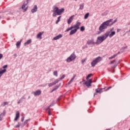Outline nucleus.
<instances>
[{
	"label": "nucleus",
	"instance_id": "nucleus-1",
	"mask_svg": "<svg viewBox=\"0 0 130 130\" xmlns=\"http://www.w3.org/2000/svg\"><path fill=\"white\" fill-rule=\"evenodd\" d=\"M64 12V9L61 8L59 9L58 7L54 6L53 7V10H52V16L53 17H55L57 16H59L62 14Z\"/></svg>",
	"mask_w": 130,
	"mask_h": 130
},
{
	"label": "nucleus",
	"instance_id": "nucleus-2",
	"mask_svg": "<svg viewBox=\"0 0 130 130\" xmlns=\"http://www.w3.org/2000/svg\"><path fill=\"white\" fill-rule=\"evenodd\" d=\"M113 21V19H110L104 22L99 27V30L103 31L104 29H106L108 28V26H110V23Z\"/></svg>",
	"mask_w": 130,
	"mask_h": 130
},
{
	"label": "nucleus",
	"instance_id": "nucleus-3",
	"mask_svg": "<svg viewBox=\"0 0 130 130\" xmlns=\"http://www.w3.org/2000/svg\"><path fill=\"white\" fill-rule=\"evenodd\" d=\"M109 36V32H106L103 36L99 37L97 39V41L95 42L96 45H100L104 42Z\"/></svg>",
	"mask_w": 130,
	"mask_h": 130
},
{
	"label": "nucleus",
	"instance_id": "nucleus-4",
	"mask_svg": "<svg viewBox=\"0 0 130 130\" xmlns=\"http://www.w3.org/2000/svg\"><path fill=\"white\" fill-rule=\"evenodd\" d=\"M81 23L77 21L74 25L71 26L70 27L66 29V32H68L70 30H71L72 29L74 28H75V29H77V30H78V29H80V26H81Z\"/></svg>",
	"mask_w": 130,
	"mask_h": 130
},
{
	"label": "nucleus",
	"instance_id": "nucleus-5",
	"mask_svg": "<svg viewBox=\"0 0 130 130\" xmlns=\"http://www.w3.org/2000/svg\"><path fill=\"white\" fill-rule=\"evenodd\" d=\"M103 59V58L101 56L97 57L95 59L93 60L91 62V66L92 67H94L99 62H101Z\"/></svg>",
	"mask_w": 130,
	"mask_h": 130
},
{
	"label": "nucleus",
	"instance_id": "nucleus-6",
	"mask_svg": "<svg viewBox=\"0 0 130 130\" xmlns=\"http://www.w3.org/2000/svg\"><path fill=\"white\" fill-rule=\"evenodd\" d=\"M76 58V55L75 53V52H74L73 53L71 54V55L68 57L66 59V61L67 62H70L73 60H74Z\"/></svg>",
	"mask_w": 130,
	"mask_h": 130
},
{
	"label": "nucleus",
	"instance_id": "nucleus-7",
	"mask_svg": "<svg viewBox=\"0 0 130 130\" xmlns=\"http://www.w3.org/2000/svg\"><path fill=\"white\" fill-rule=\"evenodd\" d=\"M103 88H98L95 89V92L94 93L93 96H95L96 95H97V93H102L103 92Z\"/></svg>",
	"mask_w": 130,
	"mask_h": 130
},
{
	"label": "nucleus",
	"instance_id": "nucleus-8",
	"mask_svg": "<svg viewBox=\"0 0 130 130\" xmlns=\"http://www.w3.org/2000/svg\"><path fill=\"white\" fill-rule=\"evenodd\" d=\"M92 83V79H89L87 80L85 82V84L87 87H90L91 86V83Z\"/></svg>",
	"mask_w": 130,
	"mask_h": 130
},
{
	"label": "nucleus",
	"instance_id": "nucleus-9",
	"mask_svg": "<svg viewBox=\"0 0 130 130\" xmlns=\"http://www.w3.org/2000/svg\"><path fill=\"white\" fill-rule=\"evenodd\" d=\"M60 81V80L57 79L56 80H55L53 83H50L48 84L49 87H51L53 85H56L57 83H58Z\"/></svg>",
	"mask_w": 130,
	"mask_h": 130
},
{
	"label": "nucleus",
	"instance_id": "nucleus-10",
	"mask_svg": "<svg viewBox=\"0 0 130 130\" xmlns=\"http://www.w3.org/2000/svg\"><path fill=\"white\" fill-rule=\"evenodd\" d=\"M28 3V1H26V2L24 3L23 5L22 6L21 8L22 9L24 10V12H26L27 11V7H26L25 9V8L26 7V6H27Z\"/></svg>",
	"mask_w": 130,
	"mask_h": 130
},
{
	"label": "nucleus",
	"instance_id": "nucleus-11",
	"mask_svg": "<svg viewBox=\"0 0 130 130\" xmlns=\"http://www.w3.org/2000/svg\"><path fill=\"white\" fill-rule=\"evenodd\" d=\"M95 43L94 42V39L88 40L87 41V44L88 45H95Z\"/></svg>",
	"mask_w": 130,
	"mask_h": 130
},
{
	"label": "nucleus",
	"instance_id": "nucleus-12",
	"mask_svg": "<svg viewBox=\"0 0 130 130\" xmlns=\"http://www.w3.org/2000/svg\"><path fill=\"white\" fill-rule=\"evenodd\" d=\"M33 93L35 96L40 95L42 93V91L41 90H37L36 91H34Z\"/></svg>",
	"mask_w": 130,
	"mask_h": 130
},
{
	"label": "nucleus",
	"instance_id": "nucleus-13",
	"mask_svg": "<svg viewBox=\"0 0 130 130\" xmlns=\"http://www.w3.org/2000/svg\"><path fill=\"white\" fill-rule=\"evenodd\" d=\"M19 117H20V112H19V111H17L16 112V116L14 119V121H17L18 119L19 118Z\"/></svg>",
	"mask_w": 130,
	"mask_h": 130
},
{
	"label": "nucleus",
	"instance_id": "nucleus-14",
	"mask_svg": "<svg viewBox=\"0 0 130 130\" xmlns=\"http://www.w3.org/2000/svg\"><path fill=\"white\" fill-rule=\"evenodd\" d=\"M44 34V31H42V32H39L37 36V39H42V35H43Z\"/></svg>",
	"mask_w": 130,
	"mask_h": 130
},
{
	"label": "nucleus",
	"instance_id": "nucleus-15",
	"mask_svg": "<svg viewBox=\"0 0 130 130\" xmlns=\"http://www.w3.org/2000/svg\"><path fill=\"white\" fill-rule=\"evenodd\" d=\"M62 37V35L59 34L58 36L54 37L53 39V40L56 41V40L60 39Z\"/></svg>",
	"mask_w": 130,
	"mask_h": 130
},
{
	"label": "nucleus",
	"instance_id": "nucleus-16",
	"mask_svg": "<svg viewBox=\"0 0 130 130\" xmlns=\"http://www.w3.org/2000/svg\"><path fill=\"white\" fill-rule=\"evenodd\" d=\"M38 10V7L37 5H35L33 9L31 10V12L32 13H36Z\"/></svg>",
	"mask_w": 130,
	"mask_h": 130
},
{
	"label": "nucleus",
	"instance_id": "nucleus-17",
	"mask_svg": "<svg viewBox=\"0 0 130 130\" xmlns=\"http://www.w3.org/2000/svg\"><path fill=\"white\" fill-rule=\"evenodd\" d=\"M74 17V15H72L69 18V19L68 20V24H70L72 23V21L73 20Z\"/></svg>",
	"mask_w": 130,
	"mask_h": 130
},
{
	"label": "nucleus",
	"instance_id": "nucleus-18",
	"mask_svg": "<svg viewBox=\"0 0 130 130\" xmlns=\"http://www.w3.org/2000/svg\"><path fill=\"white\" fill-rule=\"evenodd\" d=\"M115 35H116V31H112L110 34H108V36L110 38H112Z\"/></svg>",
	"mask_w": 130,
	"mask_h": 130
},
{
	"label": "nucleus",
	"instance_id": "nucleus-19",
	"mask_svg": "<svg viewBox=\"0 0 130 130\" xmlns=\"http://www.w3.org/2000/svg\"><path fill=\"white\" fill-rule=\"evenodd\" d=\"M6 114V111H4L3 112V113H2L1 114H0V121H2V119H3V118L4 117V116H5Z\"/></svg>",
	"mask_w": 130,
	"mask_h": 130
},
{
	"label": "nucleus",
	"instance_id": "nucleus-20",
	"mask_svg": "<svg viewBox=\"0 0 130 130\" xmlns=\"http://www.w3.org/2000/svg\"><path fill=\"white\" fill-rule=\"evenodd\" d=\"M7 71L6 69H4L3 70H2V69H0V78L2 77V76L5 73H6Z\"/></svg>",
	"mask_w": 130,
	"mask_h": 130
},
{
	"label": "nucleus",
	"instance_id": "nucleus-21",
	"mask_svg": "<svg viewBox=\"0 0 130 130\" xmlns=\"http://www.w3.org/2000/svg\"><path fill=\"white\" fill-rule=\"evenodd\" d=\"M31 42H32L31 39H29L24 43V46H27V45L30 44V43H31Z\"/></svg>",
	"mask_w": 130,
	"mask_h": 130
},
{
	"label": "nucleus",
	"instance_id": "nucleus-22",
	"mask_svg": "<svg viewBox=\"0 0 130 130\" xmlns=\"http://www.w3.org/2000/svg\"><path fill=\"white\" fill-rule=\"evenodd\" d=\"M77 31V29H74L72 30L70 32V35H74Z\"/></svg>",
	"mask_w": 130,
	"mask_h": 130
},
{
	"label": "nucleus",
	"instance_id": "nucleus-23",
	"mask_svg": "<svg viewBox=\"0 0 130 130\" xmlns=\"http://www.w3.org/2000/svg\"><path fill=\"white\" fill-rule=\"evenodd\" d=\"M76 76V75H74V76L71 78V79L70 80V81L68 82V84L70 85L71 84L72 82L74 81L75 79V77Z\"/></svg>",
	"mask_w": 130,
	"mask_h": 130
},
{
	"label": "nucleus",
	"instance_id": "nucleus-24",
	"mask_svg": "<svg viewBox=\"0 0 130 130\" xmlns=\"http://www.w3.org/2000/svg\"><path fill=\"white\" fill-rule=\"evenodd\" d=\"M61 18V16H59V17H57V19L55 22L56 24H57L60 21Z\"/></svg>",
	"mask_w": 130,
	"mask_h": 130
},
{
	"label": "nucleus",
	"instance_id": "nucleus-25",
	"mask_svg": "<svg viewBox=\"0 0 130 130\" xmlns=\"http://www.w3.org/2000/svg\"><path fill=\"white\" fill-rule=\"evenodd\" d=\"M22 40H21L20 41H18V42L16 43V46H17V47H18L19 46H20L21 43V42H22Z\"/></svg>",
	"mask_w": 130,
	"mask_h": 130
},
{
	"label": "nucleus",
	"instance_id": "nucleus-26",
	"mask_svg": "<svg viewBox=\"0 0 130 130\" xmlns=\"http://www.w3.org/2000/svg\"><path fill=\"white\" fill-rule=\"evenodd\" d=\"M9 104V103L8 102H4L3 104H1L2 107H5L6 105H8Z\"/></svg>",
	"mask_w": 130,
	"mask_h": 130
},
{
	"label": "nucleus",
	"instance_id": "nucleus-27",
	"mask_svg": "<svg viewBox=\"0 0 130 130\" xmlns=\"http://www.w3.org/2000/svg\"><path fill=\"white\" fill-rule=\"evenodd\" d=\"M118 54H115L114 55L109 57V59H112L113 58H115L117 56Z\"/></svg>",
	"mask_w": 130,
	"mask_h": 130
},
{
	"label": "nucleus",
	"instance_id": "nucleus-28",
	"mask_svg": "<svg viewBox=\"0 0 130 130\" xmlns=\"http://www.w3.org/2000/svg\"><path fill=\"white\" fill-rule=\"evenodd\" d=\"M84 4H82L81 5H80L79 9L81 10H82L84 9Z\"/></svg>",
	"mask_w": 130,
	"mask_h": 130
},
{
	"label": "nucleus",
	"instance_id": "nucleus-29",
	"mask_svg": "<svg viewBox=\"0 0 130 130\" xmlns=\"http://www.w3.org/2000/svg\"><path fill=\"white\" fill-rule=\"evenodd\" d=\"M117 20H118V19L116 18L113 22L110 23V26H112L114 24H115L116 22H117Z\"/></svg>",
	"mask_w": 130,
	"mask_h": 130
},
{
	"label": "nucleus",
	"instance_id": "nucleus-30",
	"mask_svg": "<svg viewBox=\"0 0 130 130\" xmlns=\"http://www.w3.org/2000/svg\"><path fill=\"white\" fill-rule=\"evenodd\" d=\"M89 13H87L84 16V19H87L89 17Z\"/></svg>",
	"mask_w": 130,
	"mask_h": 130
},
{
	"label": "nucleus",
	"instance_id": "nucleus-31",
	"mask_svg": "<svg viewBox=\"0 0 130 130\" xmlns=\"http://www.w3.org/2000/svg\"><path fill=\"white\" fill-rule=\"evenodd\" d=\"M93 76L92 74H88L87 77H86V80H88L89 78H90L91 77H92Z\"/></svg>",
	"mask_w": 130,
	"mask_h": 130
},
{
	"label": "nucleus",
	"instance_id": "nucleus-32",
	"mask_svg": "<svg viewBox=\"0 0 130 130\" xmlns=\"http://www.w3.org/2000/svg\"><path fill=\"white\" fill-rule=\"evenodd\" d=\"M53 75L55 76V77H58V72L57 71H54Z\"/></svg>",
	"mask_w": 130,
	"mask_h": 130
},
{
	"label": "nucleus",
	"instance_id": "nucleus-33",
	"mask_svg": "<svg viewBox=\"0 0 130 130\" xmlns=\"http://www.w3.org/2000/svg\"><path fill=\"white\" fill-rule=\"evenodd\" d=\"M80 31H85V27L84 26H82L81 27H80Z\"/></svg>",
	"mask_w": 130,
	"mask_h": 130
},
{
	"label": "nucleus",
	"instance_id": "nucleus-34",
	"mask_svg": "<svg viewBox=\"0 0 130 130\" xmlns=\"http://www.w3.org/2000/svg\"><path fill=\"white\" fill-rule=\"evenodd\" d=\"M115 62H116V59L111 61L109 63V64H112L114 63Z\"/></svg>",
	"mask_w": 130,
	"mask_h": 130
},
{
	"label": "nucleus",
	"instance_id": "nucleus-35",
	"mask_svg": "<svg viewBox=\"0 0 130 130\" xmlns=\"http://www.w3.org/2000/svg\"><path fill=\"white\" fill-rule=\"evenodd\" d=\"M66 77L65 75H62V76L60 78V80H62L63 79Z\"/></svg>",
	"mask_w": 130,
	"mask_h": 130
},
{
	"label": "nucleus",
	"instance_id": "nucleus-36",
	"mask_svg": "<svg viewBox=\"0 0 130 130\" xmlns=\"http://www.w3.org/2000/svg\"><path fill=\"white\" fill-rule=\"evenodd\" d=\"M20 125H21L19 123H18V125H16L15 126V127L16 128H19V127H20Z\"/></svg>",
	"mask_w": 130,
	"mask_h": 130
},
{
	"label": "nucleus",
	"instance_id": "nucleus-37",
	"mask_svg": "<svg viewBox=\"0 0 130 130\" xmlns=\"http://www.w3.org/2000/svg\"><path fill=\"white\" fill-rule=\"evenodd\" d=\"M22 102V99H20L18 102H17V104H19Z\"/></svg>",
	"mask_w": 130,
	"mask_h": 130
},
{
	"label": "nucleus",
	"instance_id": "nucleus-38",
	"mask_svg": "<svg viewBox=\"0 0 130 130\" xmlns=\"http://www.w3.org/2000/svg\"><path fill=\"white\" fill-rule=\"evenodd\" d=\"M8 68V65L6 64L3 66V69H6Z\"/></svg>",
	"mask_w": 130,
	"mask_h": 130
},
{
	"label": "nucleus",
	"instance_id": "nucleus-39",
	"mask_svg": "<svg viewBox=\"0 0 130 130\" xmlns=\"http://www.w3.org/2000/svg\"><path fill=\"white\" fill-rule=\"evenodd\" d=\"M51 106H52V105H50V106H49V107H48V108H47L46 110H49Z\"/></svg>",
	"mask_w": 130,
	"mask_h": 130
},
{
	"label": "nucleus",
	"instance_id": "nucleus-40",
	"mask_svg": "<svg viewBox=\"0 0 130 130\" xmlns=\"http://www.w3.org/2000/svg\"><path fill=\"white\" fill-rule=\"evenodd\" d=\"M3 57V55L2 53H0V60Z\"/></svg>",
	"mask_w": 130,
	"mask_h": 130
},
{
	"label": "nucleus",
	"instance_id": "nucleus-41",
	"mask_svg": "<svg viewBox=\"0 0 130 130\" xmlns=\"http://www.w3.org/2000/svg\"><path fill=\"white\" fill-rule=\"evenodd\" d=\"M121 30V29L118 28V29H117V32H119Z\"/></svg>",
	"mask_w": 130,
	"mask_h": 130
},
{
	"label": "nucleus",
	"instance_id": "nucleus-42",
	"mask_svg": "<svg viewBox=\"0 0 130 130\" xmlns=\"http://www.w3.org/2000/svg\"><path fill=\"white\" fill-rule=\"evenodd\" d=\"M112 88V86H109L107 88V89H106V91L109 90L110 89H111Z\"/></svg>",
	"mask_w": 130,
	"mask_h": 130
},
{
	"label": "nucleus",
	"instance_id": "nucleus-43",
	"mask_svg": "<svg viewBox=\"0 0 130 130\" xmlns=\"http://www.w3.org/2000/svg\"><path fill=\"white\" fill-rule=\"evenodd\" d=\"M30 120H26V121L24 122V123H27L28 121H29Z\"/></svg>",
	"mask_w": 130,
	"mask_h": 130
},
{
	"label": "nucleus",
	"instance_id": "nucleus-44",
	"mask_svg": "<svg viewBox=\"0 0 130 130\" xmlns=\"http://www.w3.org/2000/svg\"><path fill=\"white\" fill-rule=\"evenodd\" d=\"M48 115H51V113H50V111H48Z\"/></svg>",
	"mask_w": 130,
	"mask_h": 130
},
{
	"label": "nucleus",
	"instance_id": "nucleus-45",
	"mask_svg": "<svg viewBox=\"0 0 130 130\" xmlns=\"http://www.w3.org/2000/svg\"><path fill=\"white\" fill-rule=\"evenodd\" d=\"M24 120V117H23V118H21V121L23 122Z\"/></svg>",
	"mask_w": 130,
	"mask_h": 130
},
{
	"label": "nucleus",
	"instance_id": "nucleus-46",
	"mask_svg": "<svg viewBox=\"0 0 130 130\" xmlns=\"http://www.w3.org/2000/svg\"><path fill=\"white\" fill-rule=\"evenodd\" d=\"M85 61V60H82V63H84Z\"/></svg>",
	"mask_w": 130,
	"mask_h": 130
},
{
	"label": "nucleus",
	"instance_id": "nucleus-47",
	"mask_svg": "<svg viewBox=\"0 0 130 130\" xmlns=\"http://www.w3.org/2000/svg\"><path fill=\"white\" fill-rule=\"evenodd\" d=\"M114 30V28H112L110 30L111 31H112V30Z\"/></svg>",
	"mask_w": 130,
	"mask_h": 130
},
{
	"label": "nucleus",
	"instance_id": "nucleus-48",
	"mask_svg": "<svg viewBox=\"0 0 130 130\" xmlns=\"http://www.w3.org/2000/svg\"><path fill=\"white\" fill-rule=\"evenodd\" d=\"M106 130H111V129H106Z\"/></svg>",
	"mask_w": 130,
	"mask_h": 130
},
{
	"label": "nucleus",
	"instance_id": "nucleus-49",
	"mask_svg": "<svg viewBox=\"0 0 130 130\" xmlns=\"http://www.w3.org/2000/svg\"><path fill=\"white\" fill-rule=\"evenodd\" d=\"M128 25H130V23H128Z\"/></svg>",
	"mask_w": 130,
	"mask_h": 130
},
{
	"label": "nucleus",
	"instance_id": "nucleus-50",
	"mask_svg": "<svg viewBox=\"0 0 130 130\" xmlns=\"http://www.w3.org/2000/svg\"><path fill=\"white\" fill-rule=\"evenodd\" d=\"M55 89H53V90H55Z\"/></svg>",
	"mask_w": 130,
	"mask_h": 130
},
{
	"label": "nucleus",
	"instance_id": "nucleus-51",
	"mask_svg": "<svg viewBox=\"0 0 130 130\" xmlns=\"http://www.w3.org/2000/svg\"><path fill=\"white\" fill-rule=\"evenodd\" d=\"M75 1H77V0H75Z\"/></svg>",
	"mask_w": 130,
	"mask_h": 130
},
{
	"label": "nucleus",
	"instance_id": "nucleus-52",
	"mask_svg": "<svg viewBox=\"0 0 130 130\" xmlns=\"http://www.w3.org/2000/svg\"><path fill=\"white\" fill-rule=\"evenodd\" d=\"M129 31L130 32V29H129Z\"/></svg>",
	"mask_w": 130,
	"mask_h": 130
},
{
	"label": "nucleus",
	"instance_id": "nucleus-53",
	"mask_svg": "<svg viewBox=\"0 0 130 130\" xmlns=\"http://www.w3.org/2000/svg\"><path fill=\"white\" fill-rule=\"evenodd\" d=\"M129 130H130V129H129Z\"/></svg>",
	"mask_w": 130,
	"mask_h": 130
}]
</instances>
